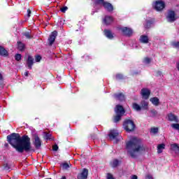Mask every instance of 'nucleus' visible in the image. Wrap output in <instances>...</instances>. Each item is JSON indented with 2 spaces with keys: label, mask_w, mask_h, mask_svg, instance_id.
I'll list each match as a JSON object with an SVG mask.
<instances>
[{
  "label": "nucleus",
  "mask_w": 179,
  "mask_h": 179,
  "mask_svg": "<svg viewBox=\"0 0 179 179\" xmlns=\"http://www.w3.org/2000/svg\"><path fill=\"white\" fill-rule=\"evenodd\" d=\"M120 164V161L118 159H114L113 162L111 163V166L113 168L117 167V166Z\"/></svg>",
  "instance_id": "bb28decb"
},
{
  "label": "nucleus",
  "mask_w": 179,
  "mask_h": 179,
  "mask_svg": "<svg viewBox=\"0 0 179 179\" xmlns=\"http://www.w3.org/2000/svg\"><path fill=\"white\" fill-rule=\"evenodd\" d=\"M24 36H25L27 38H31V36H30V33L29 32L24 34Z\"/></svg>",
  "instance_id": "79ce46f5"
},
{
  "label": "nucleus",
  "mask_w": 179,
  "mask_h": 179,
  "mask_svg": "<svg viewBox=\"0 0 179 179\" xmlns=\"http://www.w3.org/2000/svg\"><path fill=\"white\" fill-rule=\"evenodd\" d=\"M7 141L18 153H29V152H36V150L31 148V143L30 142V138L29 136L24 135L20 137V134L13 133L10 135L7 136Z\"/></svg>",
  "instance_id": "f257e3e1"
},
{
  "label": "nucleus",
  "mask_w": 179,
  "mask_h": 179,
  "mask_svg": "<svg viewBox=\"0 0 179 179\" xmlns=\"http://www.w3.org/2000/svg\"><path fill=\"white\" fill-rule=\"evenodd\" d=\"M66 10H68V7H66V6L62 7L61 8V12H62L63 13H65V12H66Z\"/></svg>",
  "instance_id": "58836bf2"
},
{
  "label": "nucleus",
  "mask_w": 179,
  "mask_h": 179,
  "mask_svg": "<svg viewBox=\"0 0 179 179\" xmlns=\"http://www.w3.org/2000/svg\"><path fill=\"white\" fill-rule=\"evenodd\" d=\"M113 97L115 99V100H118L119 101H125V96L122 93L115 94Z\"/></svg>",
  "instance_id": "dca6fc26"
},
{
  "label": "nucleus",
  "mask_w": 179,
  "mask_h": 179,
  "mask_svg": "<svg viewBox=\"0 0 179 179\" xmlns=\"http://www.w3.org/2000/svg\"><path fill=\"white\" fill-rule=\"evenodd\" d=\"M57 78L58 79V80H61V76H57Z\"/></svg>",
  "instance_id": "8fccbe9b"
},
{
  "label": "nucleus",
  "mask_w": 179,
  "mask_h": 179,
  "mask_svg": "<svg viewBox=\"0 0 179 179\" xmlns=\"http://www.w3.org/2000/svg\"><path fill=\"white\" fill-rule=\"evenodd\" d=\"M52 135H51V134H48L47 133L45 136V139H46V141H48V140H52L53 141L54 138H52Z\"/></svg>",
  "instance_id": "2f4dec72"
},
{
  "label": "nucleus",
  "mask_w": 179,
  "mask_h": 179,
  "mask_svg": "<svg viewBox=\"0 0 179 179\" xmlns=\"http://www.w3.org/2000/svg\"><path fill=\"white\" fill-rule=\"evenodd\" d=\"M115 112L117 114L114 117V122H118L121 120L122 117L125 114V109L120 105H117L115 109Z\"/></svg>",
  "instance_id": "7ed1b4c3"
},
{
  "label": "nucleus",
  "mask_w": 179,
  "mask_h": 179,
  "mask_svg": "<svg viewBox=\"0 0 179 179\" xmlns=\"http://www.w3.org/2000/svg\"><path fill=\"white\" fill-rule=\"evenodd\" d=\"M62 167L63 170H68V169H69L71 167V166L69 165L68 163H64L62 164Z\"/></svg>",
  "instance_id": "473e14b6"
},
{
  "label": "nucleus",
  "mask_w": 179,
  "mask_h": 179,
  "mask_svg": "<svg viewBox=\"0 0 179 179\" xmlns=\"http://www.w3.org/2000/svg\"><path fill=\"white\" fill-rule=\"evenodd\" d=\"M140 42L143 44H148L149 43V37L146 35H141L140 36Z\"/></svg>",
  "instance_id": "aec40b11"
},
{
  "label": "nucleus",
  "mask_w": 179,
  "mask_h": 179,
  "mask_svg": "<svg viewBox=\"0 0 179 179\" xmlns=\"http://www.w3.org/2000/svg\"><path fill=\"white\" fill-rule=\"evenodd\" d=\"M24 76H29V71H26L24 73Z\"/></svg>",
  "instance_id": "de8ad7c7"
},
{
  "label": "nucleus",
  "mask_w": 179,
  "mask_h": 179,
  "mask_svg": "<svg viewBox=\"0 0 179 179\" xmlns=\"http://www.w3.org/2000/svg\"><path fill=\"white\" fill-rule=\"evenodd\" d=\"M57 36H58V32L57 31H54L51 33L50 38H48L49 45L51 46L54 44Z\"/></svg>",
  "instance_id": "9d476101"
},
{
  "label": "nucleus",
  "mask_w": 179,
  "mask_h": 179,
  "mask_svg": "<svg viewBox=\"0 0 179 179\" xmlns=\"http://www.w3.org/2000/svg\"><path fill=\"white\" fill-rule=\"evenodd\" d=\"M33 64H34V58H33L31 55H28V59L27 60L28 69H31Z\"/></svg>",
  "instance_id": "ddd939ff"
},
{
  "label": "nucleus",
  "mask_w": 179,
  "mask_h": 179,
  "mask_svg": "<svg viewBox=\"0 0 179 179\" xmlns=\"http://www.w3.org/2000/svg\"><path fill=\"white\" fill-rule=\"evenodd\" d=\"M30 15H31V10H30V9L27 10V17H30Z\"/></svg>",
  "instance_id": "37998d69"
},
{
  "label": "nucleus",
  "mask_w": 179,
  "mask_h": 179,
  "mask_svg": "<svg viewBox=\"0 0 179 179\" xmlns=\"http://www.w3.org/2000/svg\"><path fill=\"white\" fill-rule=\"evenodd\" d=\"M15 58L16 61H20V59H22V55L16 54Z\"/></svg>",
  "instance_id": "e433bc0d"
},
{
  "label": "nucleus",
  "mask_w": 179,
  "mask_h": 179,
  "mask_svg": "<svg viewBox=\"0 0 179 179\" xmlns=\"http://www.w3.org/2000/svg\"><path fill=\"white\" fill-rule=\"evenodd\" d=\"M150 101L152 102V104H153V106H155V107H157V106H159L160 104V101L159 100V98L156 96L150 98Z\"/></svg>",
  "instance_id": "a211bd4d"
},
{
  "label": "nucleus",
  "mask_w": 179,
  "mask_h": 179,
  "mask_svg": "<svg viewBox=\"0 0 179 179\" xmlns=\"http://www.w3.org/2000/svg\"><path fill=\"white\" fill-rule=\"evenodd\" d=\"M168 120L171 122H176V123L179 122L178 117H177V116L173 113L168 114Z\"/></svg>",
  "instance_id": "4468645a"
},
{
  "label": "nucleus",
  "mask_w": 179,
  "mask_h": 179,
  "mask_svg": "<svg viewBox=\"0 0 179 179\" xmlns=\"http://www.w3.org/2000/svg\"><path fill=\"white\" fill-rule=\"evenodd\" d=\"M17 48L19 51H24L25 45L22 42H17Z\"/></svg>",
  "instance_id": "393cba45"
},
{
  "label": "nucleus",
  "mask_w": 179,
  "mask_h": 179,
  "mask_svg": "<svg viewBox=\"0 0 179 179\" xmlns=\"http://www.w3.org/2000/svg\"><path fill=\"white\" fill-rule=\"evenodd\" d=\"M150 117H155L156 115H157V110L152 109L150 110Z\"/></svg>",
  "instance_id": "c756f323"
},
{
  "label": "nucleus",
  "mask_w": 179,
  "mask_h": 179,
  "mask_svg": "<svg viewBox=\"0 0 179 179\" xmlns=\"http://www.w3.org/2000/svg\"><path fill=\"white\" fill-rule=\"evenodd\" d=\"M172 45L173 47V48H178V50H179V42H173L172 43Z\"/></svg>",
  "instance_id": "f704fd0d"
},
{
  "label": "nucleus",
  "mask_w": 179,
  "mask_h": 179,
  "mask_svg": "<svg viewBox=\"0 0 179 179\" xmlns=\"http://www.w3.org/2000/svg\"><path fill=\"white\" fill-rule=\"evenodd\" d=\"M152 22L150 20L146 21V23L145 24L144 27L145 29H150V27H152Z\"/></svg>",
  "instance_id": "cd10ccee"
},
{
  "label": "nucleus",
  "mask_w": 179,
  "mask_h": 179,
  "mask_svg": "<svg viewBox=\"0 0 179 179\" xmlns=\"http://www.w3.org/2000/svg\"><path fill=\"white\" fill-rule=\"evenodd\" d=\"M123 127L127 132H132L135 129V123L131 120H127L124 121Z\"/></svg>",
  "instance_id": "20e7f679"
},
{
  "label": "nucleus",
  "mask_w": 179,
  "mask_h": 179,
  "mask_svg": "<svg viewBox=\"0 0 179 179\" xmlns=\"http://www.w3.org/2000/svg\"><path fill=\"white\" fill-rule=\"evenodd\" d=\"M157 132H159V128L157 127L151 128L150 134H153L155 135L157 134Z\"/></svg>",
  "instance_id": "7c9ffc66"
},
{
  "label": "nucleus",
  "mask_w": 179,
  "mask_h": 179,
  "mask_svg": "<svg viewBox=\"0 0 179 179\" xmlns=\"http://www.w3.org/2000/svg\"><path fill=\"white\" fill-rule=\"evenodd\" d=\"M166 19L168 22L170 23H173V22H176L177 20V17H176V12L173 10H169L168 15L166 16Z\"/></svg>",
  "instance_id": "0eeeda50"
},
{
  "label": "nucleus",
  "mask_w": 179,
  "mask_h": 179,
  "mask_svg": "<svg viewBox=\"0 0 179 179\" xmlns=\"http://www.w3.org/2000/svg\"><path fill=\"white\" fill-rule=\"evenodd\" d=\"M131 179H138V176L134 175V176L131 177Z\"/></svg>",
  "instance_id": "49530a36"
},
{
  "label": "nucleus",
  "mask_w": 179,
  "mask_h": 179,
  "mask_svg": "<svg viewBox=\"0 0 179 179\" xmlns=\"http://www.w3.org/2000/svg\"><path fill=\"white\" fill-rule=\"evenodd\" d=\"M103 6L108 10V12H113V10H114L113 5L107 1H105Z\"/></svg>",
  "instance_id": "f3484780"
},
{
  "label": "nucleus",
  "mask_w": 179,
  "mask_h": 179,
  "mask_svg": "<svg viewBox=\"0 0 179 179\" xmlns=\"http://www.w3.org/2000/svg\"><path fill=\"white\" fill-rule=\"evenodd\" d=\"M159 75H162V72L158 71Z\"/></svg>",
  "instance_id": "603ef678"
},
{
  "label": "nucleus",
  "mask_w": 179,
  "mask_h": 179,
  "mask_svg": "<svg viewBox=\"0 0 179 179\" xmlns=\"http://www.w3.org/2000/svg\"><path fill=\"white\" fill-rule=\"evenodd\" d=\"M0 80H3V76L1 73H0Z\"/></svg>",
  "instance_id": "a18cd8bd"
},
{
  "label": "nucleus",
  "mask_w": 179,
  "mask_h": 179,
  "mask_svg": "<svg viewBox=\"0 0 179 179\" xmlns=\"http://www.w3.org/2000/svg\"><path fill=\"white\" fill-rule=\"evenodd\" d=\"M35 61H36V62H40V61H41V56H40V55L36 56Z\"/></svg>",
  "instance_id": "4c0bfd02"
},
{
  "label": "nucleus",
  "mask_w": 179,
  "mask_h": 179,
  "mask_svg": "<svg viewBox=\"0 0 179 179\" xmlns=\"http://www.w3.org/2000/svg\"><path fill=\"white\" fill-rule=\"evenodd\" d=\"M87 176H89V170L87 169H83L82 172L78 175L77 178L78 179H87Z\"/></svg>",
  "instance_id": "f8f14e48"
},
{
  "label": "nucleus",
  "mask_w": 179,
  "mask_h": 179,
  "mask_svg": "<svg viewBox=\"0 0 179 179\" xmlns=\"http://www.w3.org/2000/svg\"><path fill=\"white\" fill-rule=\"evenodd\" d=\"M106 1L104 0H95L94 5H102L103 6Z\"/></svg>",
  "instance_id": "c85d7f7f"
},
{
  "label": "nucleus",
  "mask_w": 179,
  "mask_h": 179,
  "mask_svg": "<svg viewBox=\"0 0 179 179\" xmlns=\"http://www.w3.org/2000/svg\"><path fill=\"white\" fill-rule=\"evenodd\" d=\"M58 149H59L58 145L55 144V145L52 146V150H54L55 152H57Z\"/></svg>",
  "instance_id": "ea45409f"
},
{
  "label": "nucleus",
  "mask_w": 179,
  "mask_h": 179,
  "mask_svg": "<svg viewBox=\"0 0 179 179\" xmlns=\"http://www.w3.org/2000/svg\"><path fill=\"white\" fill-rule=\"evenodd\" d=\"M126 149H127L130 156L133 159H135L136 157V154L141 153V152H145V148L141 140L134 138L127 143Z\"/></svg>",
  "instance_id": "f03ea898"
},
{
  "label": "nucleus",
  "mask_w": 179,
  "mask_h": 179,
  "mask_svg": "<svg viewBox=\"0 0 179 179\" xmlns=\"http://www.w3.org/2000/svg\"><path fill=\"white\" fill-rule=\"evenodd\" d=\"M171 149L175 152L176 155H179V146L178 144L174 143L171 145Z\"/></svg>",
  "instance_id": "5701e85b"
},
{
  "label": "nucleus",
  "mask_w": 179,
  "mask_h": 179,
  "mask_svg": "<svg viewBox=\"0 0 179 179\" xmlns=\"http://www.w3.org/2000/svg\"><path fill=\"white\" fill-rule=\"evenodd\" d=\"M0 55L1 57H8L9 55V52L6 50L3 47L0 45Z\"/></svg>",
  "instance_id": "4be33fe9"
},
{
  "label": "nucleus",
  "mask_w": 179,
  "mask_h": 179,
  "mask_svg": "<svg viewBox=\"0 0 179 179\" xmlns=\"http://www.w3.org/2000/svg\"><path fill=\"white\" fill-rule=\"evenodd\" d=\"M166 148V145H164V143L162 144H159L157 146V153H162L163 152V150H164V148Z\"/></svg>",
  "instance_id": "b1692460"
},
{
  "label": "nucleus",
  "mask_w": 179,
  "mask_h": 179,
  "mask_svg": "<svg viewBox=\"0 0 179 179\" xmlns=\"http://www.w3.org/2000/svg\"><path fill=\"white\" fill-rule=\"evenodd\" d=\"M122 33L124 35V36H127V37H131V35L134 33V31L132 30V29L124 27H122L120 29Z\"/></svg>",
  "instance_id": "1a4fd4ad"
},
{
  "label": "nucleus",
  "mask_w": 179,
  "mask_h": 179,
  "mask_svg": "<svg viewBox=\"0 0 179 179\" xmlns=\"http://www.w3.org/2000/svg\"><path fill=\"white\" fill-rule=\"evenodd\" d=\"M133 108L136 110V111H141V110H142L141 106L138 103H133Z\"/></svg>",
  "instance_id": "a878e982"
},
{
  "label": "nucleus",
  "mask_w": 179,
  "mask_h": 179,
  "mask_svg": "<svg viewBox=\"0 0 179 179\" xmlns=\"http://www.w3.org/2000/svg\"><path fill=\"white\" fill-rule=\"evenodd\" d=\"M141 110H149V102L146 101H141Z\"/></svg>",
  "instance_id": "412c9836"
},
{
  "label": "nucleus",
  "mask_w": 179,
  "mask_h": 179,
  "mask_svg": "<svg viewBox=\"0 0 179 179\" xmlns=\"http://www.w3.org/2000/svg\"><path fill=\"white\" fill-rule=\"evenodd\" d=\"M33 144L34 145L36 149H40L41 148V140L40 137L36 134L34 138Z\"/></svg>",
  "instance_id": "9b49d317"
},
{
  "label": "nucleus",
  "mask_w": 179,
  "mask_h": 179,
  "mask_svg": "<svg viewBox=\"0 0 179 179\" xmlns=\"http://www.w3.org/2000/svg\"><path fill=\"white\" fill-rule=\"evenodd\" d=\"M61 179H66V177L62 176V178Z\"/></svg>",
  "instance_id": "3c124183"
},
{
  "label": "nucleus",
  "mask_w": 179,
  "mask_h": 179,
  "mask_svg": "<svg viewBox=\"0 0 179 179\" xmlns=\"http://www.w3.org/2000/svg\"><path fill=\"white\" fill-rule=\"evenodd\" d=\"M113 21H114V19L113 18V17L107 16V15L105 16L103 20L104 24H106V26L111 24V23H113Z\"/></svg>",
  "instance_id": "2eb2a0df"
},
{
  "label": "nucleus",
  "mask_w": 179,
  "mask_h": 179,
  "mask_svg": "<svg viewBox=\"0 0 179 179\" xmlns=\"http://www.w3.org/2000/svg\"><path fill=\"white\" fill-rule=\"evenodd\" d=\"M150 62H152V59L149 58V57H145L143 59V63L146 64H150Z\"/></svg>",
  "instance_id": "72a5a7b5"
},
{
  "label": "nucleus",
  "mask_w": 179,
  "mask_h": 179,
  "mask_svg": "<svg viewBox=\"0 0 179 179\" xmlns=\"http://www.w3.org/2000/svg\"><path fill=\"white\" fill-rule=\"evenodd\" d=\"M103 32L106 37H107V38H109V40H113V38H114V35L113 34L111 31L105 29Z\"/></svg>",
  "instance_id": "6ab92c4d"
},
{
  "label": "nucleus",
  "mask_w": 179,
  "mask_h": 179,
  "mask_svg": "<svg viewBox=\"0 0 179 179\" xmlns=\"http://www.w3.org/2000/svg\"><path fill=\"white\" fill-rule=\"evenodd\" d=\"M152 6L157 12H162V10L164 9L166 4L164 3V1L158 0L153 3Z\"/></svg>",
  "instance_id": "39448f33"
},
{
  "label": "nucleus",
  "mask_w": 179,
  "mask_h": 179,
  "mask_svg": "<svg viewBox=\"0 0 179 179\" xmlns=\"http://www.w3.org/2000/svg\"><path fill=\"white\" fill-rule=\"evenodd\" d=\"M141 95L144 100H148L150 96V90L148 88H143L141 91Z\"/></svg>",
  "instance_id": "6e6552de"
},
{
  "label": "nucleus",
  "mask_w": 179,
  "mask_h": 179,
  "mask_svg": "<svg viewBox=\"0 0 179 179\" xmlns=\"http://www.w3.org/2000/svg\"><path fill=\"white\" fill-rule=\"evenodd\" d=\"M115 78L117 80H121V79H124L122 74H117Z\"/></svg>",
  "instance_id": "c9c22d12"
},
{
  "label": "nucleus",
  "mask_w": 179,
  "mask_h": 179,
  "mask_svg": "<svg viewBox=\"0 0 179 179\" xmlns=\"http://www.w3.org/2000/svg\"><path fill=\"white\" fill-rule=\"evenodd\" d=\"M108 136L110 141H114L115 139L116 141V143L120 141V133H118L117 130H110Z\"/></svg>",
  "instance_id": "423d86ee"
},
{
  "label": "nucleus",
  "mask_w": 179,
  "mask_h": 179,
  "mask_svg": "<svg viewBox=\"0 0 179 179\" xmlns=\"http://www.w3.org/2000/svg\"><path fill=\"white\" fill-rule=\"evenodd\" d=\"M107 179H115L111 173H107Z\"/></svg>",
  "instance_id": "a19ab883"
},
{
  "label": "nucleus",
  "mask_w": 179,
  "mask_h": 179,
  "mask_svg": "<svg viewBox=\"0 0 179 179\" xmlns=\"http://www.w3.org/2000/svg\"><path fill=\"white\" fill-rule=\"evenodd\" d=\"M146 179H153V176H152L151 175H147Z\"/></svg>",
  "instance_id": "c03bdc74"
},
{
  "label": "nucleus",
  "mask_w": 179,
  "mask_h": 179,
  "mask_svg": "<svg viewBox=\"0 0 179 179\" xmlns=\"http://www.w3.org/2000/svg\"><path fill=\"white\" fill-rule=\"evenodd\" d=\"M4 146H5V148H8V146H9V144H8V143H6L4 144Z\"/></svg>",
  "instance_id": "09e8293b"
}]
</instances>
